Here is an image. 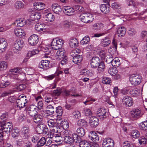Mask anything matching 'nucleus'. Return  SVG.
<instances>
[{
  "mask_svg": "<svg viewBox=\"0 0 147 147\" xmlns=\"http://www.w3.org/2000/svg\"><path fill=\"white\" fill-rule=\"evenodd\" d=\"M112 36L111 34H109V37H105L101 39V44L102 46L104 47H106L108 46L110 44L111 41L109 37Z\"/></svg>",
  "mask_w": 147,
  "mask_h": 147,
  "instance_id": "f3484780",
  "label": "nucleus"
},
{
  "mask_svg": "<svg viewBox=\"0 0 147 147\" xmlns=\"http://www.w3.org/2000/svg\"><path fill=\"white\" fill-rule=\"evenodd\" d=\"M0 131L9 133L11 129H12V125L10 122H0Z\"/></svg>",
  "mask_w": 147,
  "mask_h": 147,
  "instance_id": "7ed1b4c3",
  "label": "nucleus"
},
{
  "mask_svg": "<svg viewBox=\"0 0 147 147\" xmlns=\"http://www.w3.org/2000/svg\"><path fill=\"white\" fill-rule=\"evenodd\" d=\"M46 140V138L45 137H42L38 142L36 144V146L37 147H41L45 145Z\"/></svg>",
  "mask_w": 147,
  "mask_h": 147,
  "instance_id": "e433bc0d",
  "label": "nucleus"
},
{
  "mask_svg": "<svg viewBox=\"0 0 147 147\" xmlns=\"http://www.w3.org/2000/svg\"><path fill=\"white\" fill-rule=\"evenodd\" d=\"M129 80L133 85H137L141 82V77L137 74H132L129 77Z\"/></svg>",
  "mask_w": 147,
  "mask_h": 147,
  "instance_id": "20e7f679",
  "label": "nucleus"
},
{
  "mask_svg": "<svg viewBox=\"0 0 147 147\" xmlns=\"http://www.w3.org/2000/svg\"><path fill=\"white\" fill-rule=\"evenodd\" d=\"M63 11L64 13L68 16H71L73 14L74 10L73 8L70 7L64 6L63 7Z\"/></svg>",
  "mask_w": 147,
  "mask_h": 147,
  "instance_id": "5701e85b",
  "label": "nucleus"
},
{
  "mask_svg": "<svg viewBox=\"0 0 147 147\" xmlns=\"http://www.w3.org/2000/svg\"><path fill=\"white\" fill-rule=\"evenodd\" d=\"M80 20L84 23H87L92 22L94 18L92 15L88 13H83L80 16Z\"/></svg>",
  "mask_w": 147,
  "mask_h": 147,
  "instance_id": "f03ea898",
  "label": "nucleus"
},
{
  "mask_svg": "<svg viewBox=\"0 0 147 147\" xmlns=\"http://www.w3.org/2000/svg\"><path fill=\"white\" fill-rule=\"evenodd\" d=\"M64 43L63 40L56 38L53 39L51 43V46L53 49H59L61 47Z\"/></svg>",
  "mask_w": 147,
  "mask_h": 147,
  "instance_id": "39448f33",
  "label": "nucleus"
},
{
  "mask_svg": "<svg viewBox=\"0 0 147 147\" xmlns=\"http://www.w3.org/2000/svg\"><path fill=\"white\" fill-rule=\"evenodd\" d=\"M49 61L47 60H42L41 61L38 65L39 67L45 70L49 68Z\"/></svg>",
  "mask_w": 147,
  "mask_h": 147,
  "instance_id": "dca6fc26",
  "label": "nucleus"
},
{
  "mask_svg": "<svg viewBox=\"0 0 147 147\" xmlns=\"http://www.w3.org/2000/svg\"><path fill=\"white\" fill-rule=\"evenodd\" d=\"M14 33L18 37L22 38L25 35V33L24 31L21 28H15L14 30Z\"/></svg>",
  "mask_w": 147,
  "mask_h": 147,
  "instance_id": "393cba45",
  "label": "nucleus"
},
{
  "mask_svg": "<svg viewBox=\"0 0 147 147\" xmlns=\"http://www.w3.org/2000/svg\"><path fill=\"white\" fill-rule=\"evenodd\" d=\"M98 73H100L101 72H103L104 70V69L105 67V65L104 62H100V63L98 65Z\"/></svg>",
  "mask_w": 147,
  "mask_h": 147,
  "instance_id": "a18cd8bd",
  "label": "nucleus"
},
{
  "mask_svg": "<svg viewBox=\"0 0 147 147\" xmlns=\"http://www.w3.org/2000/svg\"><path fill=\"white\" fill-rule=\"evenodd\" d=\"M114 146V141L110 138H106L103 140L102 143L103 147H113Z\"/></svg>",
  "mask_w": 147,
  "mask_h": 147,
  "instance_id": "9d476101",
  "label": "nucleus"
},
{
  "mask_svg": "<svg viewBox=\"0 0 147 147\" xmlns=\"http://www.w3.org/2000/svg\"><path fill=\"white\" fill-rule=\"evenodd\" d=\"M20 135L19 129L17 128H14L12 129L11 135L13 138H17Z\"/></svg>",
  "mask_w": 147,
  "mask_h": 147,
  "instance_id": "49530a36",
  "label": "nucleus"
},
{
  "mask_svg": "<svg viewBox=\"0 0 147 147\" xmlns=\"http://www.w3.org/2000/svg\"><path fill=\"white\" fill-rule=\"evenodd\" d=\"M35 28L38 32H45L46 29L45 25L44 24L40 23H37L36 24Z\"/></svg>",
  "mask_w": 147,
  "mask_h": 147,
  "instance_id": "bb28decb",
  "label": "nucleus"
},
{
  "mask_svg": "<svg viewBox=\"0 0 147 147\" xmlns=\"http://www.w3.org/2000/svg\"><path fill=\"white\" fill-rule=\"evenodd\" d=\"M108 113L107 110L103 108L98 109L97 111V115L101 120H103L107 117Z\"/></svg>",
  "mask_w": 147,
  "mask_h": 147,
  "instance_id": "0eeeda50",
  "label": "nucleus"
},
{
  "mask_svg": "<svg viewBox=\"0 0 147 147\" xmlns=\"http://www.w3.org/2000/svg\"><path fill=\"white\" fill-rule=\"evenodd\" d=\"M139 125L140 129L144 130H147V120L142 122Z\"/></svg>",
  "mask_w": 147,
  "mask_h": 147,
  "instance_id": "8fccbe9b",
  "label": "nucleus"
},
{
  "mask_svg": "<svg viewBox=\"0 0 147 147\" xmlns=\"http://www.w3.org/2000/svg\"><path fill=\"white\" fill-rule=\"evenodd\" d=\"M60 132V128H58L57 129H53L52 130L50 131L47 134L49 137L48 138L53 140L55 137L57 136V134H55V133H58Z\"/></svg>",
  "mask_w": 147,
  "mask_h": 147,
  "instance_id": "aec40b11",
  "label": "nucleus"
},
{
  "mask_svg": "<svg viewBox=\"0 0 147 147\" xmlns=\"http://www.w3.org/2000/svg\"><path fill=\"white\" fill-rule=\"evenodd\" d=\"M73 9L77 12H80L82 11L83 9V7L80 5H75L73 6Z\"/></svg>",
  "mask_w": 147,
  "mask_h": 147,
  "instance_id": "680f3d73",
  "label": "nucleus"
},
{
  "mask_svg": "<svg viewBox=\"0 0 147 147\" xmlns=\"http://www.w3.org/2000/svg\"><path fill=\"white\" fill-rule=\"evenodd\" d=\"M30 18V21L31 23H34L33 22H37L40 18V15L38 13H33L31 15Z\"/></svg>",
  "mask_w": 147,
  "mask_h": 147,
  "instance_id": "cd10ccee",
  "label": "nucleus"
},
{
  "mask_svg": "<svg viewBox=\"0 0 147 147\" xmlns=\"http://www.w3.org/2000/svg\"><path fill=\"white\" fill-rule=\"evenodd\" d=\"M90 65L92 68H96L98 67V65L100 63L99 58L97 57H94L90 61Z\"/></svg>",
  "mask_w": 147,
  "mask_h": 147,
  "instance_id": "9b49d317",
  "label": "nucleus"
},
{
  "mask_svg": "<svg viewBox=\"0 0 147 147\" xmlns=\"http://www.w3.org/2000/svg\"><path fill=\"white\" fill-rule=\"evenodd\" d=\"M24 41L22 40H17L14 43L13 46V50L18 51L20 50L23 47Z\"/></svg>",
  "mask_w": 147,
  "mask_h": 147,
  "instance_id": "f8f14e48",
  "label": "nucleus"
},
{
  "mask_svg": "<svg viewBox=\"0 0 147 147\" xmlns=\"http://www.w3.org/2000/svg\"><path fill=\"white\" fill-rule=\"evenodd\" d=\"M126 29L123 26H120L117 29V32L118 36L119 37L123 36L125 34Z\"/></svg>",
  "mask_w": 147,
  "mask_h": 147,
  "instance_id": "c85d7f7f",
  "label": "nucleus"
},
{
  "mask_svg": "<svg viewBox=\"0 0 147 147\" xmlns=\"http://www.w3.org/2000/svg\"><path fill=\"white\" fill-rule=\"evenodd\" d=\"M117 69L115 67H110L108 70L109 74L111 76H115L117 74Z\"/></svg>",
  "mask_w": 147,
  "mask_h": 147,
  "instance_id": "ea45409f",
  "label": "nucleus"
},
{
  "mask_svg": "<svg viewBox=\"0 0 147 147\" xmlns=\"http://www.w3.org/2000/svg\"><path fill=\"white\" fill-rule=\"evenodd\" d=\"M72 117L76 119H79L81 116L80 112L78 111H74L72 113Z\"/></svg>",
  "mask_w": 147,
  "mask_h": 147,
  "instance_id": "864d4df0",
  "label": "nucleus"
},
{
  "mask_svg": "<svg viewBox=\"0 0 147 147\" xmlns=\"http://www.w3.org/2000/svg\"><path fill=\"white\" fill-rule=\"evenodd\" d=\"M15 92V91L13 90H10L7 92L4 91L1 94V96L2 97L6 96L8 95L9 94H13Z\"/></svg>",
  "mask_w": 147,
  "mask_h": 147,
  "instance_id": "bf43d9fd",
  "label": "nucleus"
},
{
  "mask_svg": "<svg viewBox=\"0 0 147 147\" xmlns=\"http://www.w3.org/2000/svg\"><path fill=\"white\" fill-rule=\"evenodd\" d=\"M130 115L134 119H137L141 116V111L138 109H134L131 111Z\"/></svg>",
  "mask_w": 147,
  "mask_h": 147,
  "instance_id": "1a4fd4ad",
  "label": "nucleus"
},
{
  "mask_svg": "<svg viewBox=\"0 0 147 147\" xmlns=\"http://www.w3.org/2000/svg\"><path fill=\"white\" fill-rule=\"evenodd\" d=\"M64 142L67 144L74 143V140L71 137L69 136H66L63 137Z\"/></svg>",
  "mask_w": 147,
  "mask_h": 147,
  "instance_id": "72a5a7b5",
  "label": "nucleus"
},
{
  "mask_svg": "<svg viewBox=\"0 0 147 147\" xmlns=\"http://www.w3.org/2000/svg\"><path fill=\"white\" fill-rule=\"evenodd\" d=\"M78 135L77 134H72V138L74 141L77 143H79V144L81 142L82 140Z\"/></svg>",
  "mask_w": 147,
  "mask_h": 147,
  "instance_id": "f704fd0d",
  "label": "nucleus"
},
{
  "mask_svg": "<svg viewBox=\"0 0 147 147\" xmlns=\"http://www.w3.org/2000/svg\"><path fill=\"white\" fill-rule=\"evenodd\" d=\"M131 49L132 51V53L134 54V55L133 56V57L134 58H137L138 51V47L135 46H134L131 47Z\"/></svg>",
  "mask_w": 147,
  "mask_h": 147,
  "instance_id": "6e6d98bb",
  "label": "nucleus"
},
{
  "mask_svg": "<svg viewBox=\"0 0 147 147\" xmlns=\"http://www.w3.org/2000/svg\"><path fill=\"white\" fill-rule=\"evenodd\" d=\"M9 119V115L7 113H5L2 114L0 117V122H7Z\"/></svg>",
  "mask_w": 147,
  "mask_h": 147,
  "instance_id": "c9c22d12",
  "label": "nucleus"
},
{
  "mask_svg": "<svg viewBox=\"0 0 147 147\" xmlns=\"http://www.w3.org/2000/svg\"><path fill=\"white\" fill-rule=\"evenodd\" d=\"M39 51L38 49L33 50L32 51H29L27 54L26 57L29 58L31 57L36 54H38L39 53Z\"/></svg>",
  "mask_w": 147,
  "mask_h": 147,
  "instance_id": "c03bdc74",
  "label": "nucleus"
},
{
  "mask_svg": "<svg viewBox=\"0 0 147 147\" xmlns=\"http://www.w3.org/2000/svg\"><path fill=\"white\" fill-rule=\"evenodd\" d=\"M62 137L59 134H57V136L55 137L53 140L56 143L59 144L62 142Z\"/></svg>",
  "mask_w": 147,
  "mask_h": 147,
  "instance_id": "13d9d810",
  "label": "nucleus"
},
{
  "mask_svg": "<svg viewBox=\"0 0 147 147\" xmlns=\"http://www.w3.org/2000/svg\"><path fill=\"white\" fill-rule=\"evenodd\" d=\"M63 112V109L61 107H56L55 112L57 114V116H61Z\"/></svg>",
  "mask_w": 147,
  "mask_h": 147,
  "instance_id": "5fc2aeb1",
  "label": "nucleus"
},
{
  "mask_svg": "<svg viewBox=\"0 0 147 147\" xmlns=\"http://www.w3.org/2000/svg\"><path fill=\"white\" fill-rule=\"evenodd\" d=\"M110 6L107 7L105 4H102L100 5V8L101 11L104 13H108L110 12Z\"/></svg>",
  "mask_w": 147,
  "mask_h": 147,
  "instance_id": "7c9ffc66",
  "label": "nucleus"
},
{
  "mask_svg": "<svg viewBox=\"0 0 147 147\" xmlns=\"http://www.w3.org/2000/svg\"><path fill=\"white\" fill-rule=\"evenodd\" d=\"M32 117L34 122L36 123H39L42 119V116L38 113Z\"/></svg>",
  "mask_w": 147,
  "mask_h": 147,
  "instance_id": "473e14b6",
  "label": "nucleus"
},
{
  "mask_svg": "<svg viewBox=\"0 0 147 147\" xmlns=\"http://www.w3.org/2000/svg\"><path fill=\"white\" fill-rule=\"evenodd\" d=\"M55 55V57L57 60H59L63 57L65 51L63 49L59 48L57 49Z\"/></svg>",
  "mask_w": 147,
  "mask_h": 147,
  "instance_id": "2eb2a0df",
  "label": "nucleus"
},
{
  "mask_svg": "<svg viewBox=\"0 0 147 147\" xmlns=\"http://www.w3.org/2000/svg\"><path fill=\"white\" fill-rule=\"evenodd\" d=\"M18 101H16V103L17 104V106L20 109L21 108H23L26 105L27 103L28 100L26 98L24 99H18Z\"/></svg>",
  "mask_w": 147,
  "mask_h": 147,
  "instance_id": "a211bd4d",
  "label": "nucleus"
},
{
  "mask_svg": "<svg viewBox=\"0 0 147 147\" xmlns=\"http://www.w3.org/2000/svg\"><path fill=\"white\" fill-rule=\"evenodd\" d=\"M131 135L134 138H138L140 136V133L137 130H133L131 132Z\"/></svg>",
  "mask_w": 147,
  "mask_h": 147,
  "instance_id": "603ef678",
  "label": "nucleus"
},
{
  "mask_svg": "<svg viewBox=\"0 0 147 147\" xmlns=\"http://www.w3.org/2000/svg\"><path fill=\"white\" fill-rule=\"evenodd\" d=\"M26 109L28 114L32 117L34 116L38 113L37 112V108L34 105H30L27 107Z\"/></svg>",
  "mask_w": 147,
  "mask_h": 147,
  "instance_id": "423d86ee",
  "label": "nucleus"
},
{
  "mask_svg": "<svg viewBox=\"0 0 147 147\" xmlns=\"http://www.w3.org/2000/svg\"><path fill=\"white\" fill-rule=\"evenodd\" d=\"M56 108L55 104L53 102L52 105H48L47 107V113L51 115L54 114Z\"/></svg>",
  "mask_w": 147,
  "mask_h": 147,
  "instance_id": "4be33fe9",
  "label": "nucleus"
},
{
  "mask_svg": "<svg viewBox=\"0 0 147 147\" xmlns=\"http://www.w3.org/2000/svg\"><path fill=\"white\" fill-rule=\"evenodd\" d=\"M111 82V79L107 77H105L103 78L102 80V83L105 84H110Z\"/></svg>",
  "mask_w": 147,
  "mask_h": 147,
  "instance_id": "0e129e2a",
  "label": "nucleus"
},
{
  "mask_svg": "<svg viewBox=\"0 0 147 147\" xmlns=\"http://www.w3.org/2000/svg\"><path fill=\"white\" fill-rule=\"evenodd\" d=\"M77 124L79 126L85 127L86 125V122L84 119H81L78 121Z\"/></svg>",
  "mask_w": 147,
  "mask_h": 147,
  "instance_id": "e2e57ef3",
  "label": "nucleus"
},
{
  "mask_svg": "<svg viewBox=\"0 0 147 147\" xmlns=\"http://www.w3.org/2000/svg\"><path fill=\"white\" fill-rule=\"evenodd\" d=\"M38 41V36L35 34L31 35L28 39L29 44L32 46L36 45Z\"/></svg>",
  "mask_w": 147,
  "mask_h": 147,
  "instance_id": "4468645a",
  "label": "nucleus"
},
{
  "mask_svg": "<svg viewBox=\"0 0 147 147\" xmlns=\"http://www.w3.org/2000/svg\"><path fill=\"white\" fill-rule=\"evenodd\" d=\"M99 120L96 117L92 116L90 119L89 124L92 127H96L98 124Z\"/></svg>",
  "mask_w": 147,
  "mask_h": 147,
  "instance_id": "6ab92c4d",
  "label": "nucleus"
},
{
  "mask_svg": "<svg viewBox=\"0 0 147 147\" xmlns=\"http://www.w3.org/2000/svg\"><path fill=\"white\" fill-rule=\"evenodd\" d=\"M8 46L7 41L5 38H0V53H2L6 50Z\"/></svg>",
  "mask_w": 147,
  "mask_h": 147,
  "instance_id": "ddd939ff",
  "label": "nucleus"
},
{
  "mask_svg": "<svg viewBox=\"0 0 147 147\" xmlns=\"http://www.w3.org/2000/svg\"><path fill=\"white\" fill-rule=\"evenodd\" d=\"M43 124H39L36 127V130L37 133L38 134H42V129Z\"/></svg>",
  "mask_w": 147,
  "mask_h": 147,
  "instance_id": "69168bd1",
  "label": "nucleus"
},
{
  "mask_svg": "<svg viewBox=\"0 0 147 147\" xmlns=\"http://www.w3.org/2000/svg\"><path fill=\"white\" fill-rule=\"evenodd\" d=\"M82 59V55H77L73 58V61L75 63L77 64L80 63Z\"/></svg>",
  "mask_w": 147,
  "mask_h": 147,
  "instance_id": "58836bf2",
  "label": "nucleus"
},
{
  "mask_svg": "<svg viewBox=\"0 0 147 147\" xmlns=\"http://www.w3.org/2000/svg\"><path fill=\"white\" fill-rule=\"evenodd\" d=\"M7 63L5 61L0 62V70L3 71L5 70L7 67Z\"/></svg>",
  "mask_w": 147,
  "mask_h": 147,
  "instance_id": "09e8293b",
  "label": "nucleus"
},
{
  "mask_svg": "<svg viewBox=\"0 0 147 147\" xmlns=\"http://www.w3.org/2000/svg\"><path fill=\"white\" fill-rule=\"evenodd\" d=\"M129 92L132 96H136L137 94L138 91L134 88H131L130 89Z\"/></svg>",
  "mask_w": 147,
  "mask_h": 147,
  "instance_id": "338daca9",
  "label": "nucleus"
},
{
  "mask_svg": "<svg viewBox=\"0 0 147 147\" xmlns=\"http://www.w3.org/2000/svg\"><path fill=\"white\" fill-rule=\"evenodd\" d=\"M90 41V38L89 36H86L81 40L80 43L82 45H84L88 44Z\"/></svg>",
  "mask_w": 147,
  "mask_h": 147,
  "instance_id": "3c124183",
  "label": "nucleus"
},
{
  "mask_svg": "<svg viewBox=\"0 0 147 147\" xmlns=\"http://www.w3.org/2000/svg\"><path fill=\"white\" fill-rule=\"evenodd\" d=\"M15 24L17 26L22 27L26 24V21L22 18L17 20L15 23Z\"/></svg>",
  "mask_w": 147,
  "mask_h": 147,
  "instance_id": "2f4dec72",
  "label": "nucleus"
},
{
  "mask_svg": "<svg viewBox=\"0 0 147 147\" xmlns=\"http://www.w3.org/2000/svg\"><path fill=\"white\" fill-rule=\"evenodd\" d=\"M46 49H47L48 52H50V53L51 55H54L56 54V52L58 49H53V46H51V48H47L46 47Z\"/></svg>",
  "mask_w": 147,
  "mask_h": 147,
  "instance_id": "052dcab7",
  "label": "nucleus"
},
{
  "mask_svg": "<svg viewBox=\"0 0 147 147\" xmlns=\"http://www.w3.org/2000/svg\"><path fill=\"white\" fill-rule=\"evenodd\" d=\"M33 5L34 8L38 11L43 9L45 6L44 3L39 2L34 3Z\"/></svg>",
  "mask_w": 147,
  "mask_h": 147,
  "instance_id": "b1692460",
  "label": "nucleus"
},
{
  "mask_svg": "<svg viewBox=\"0 0 147 147\" xmlns=\"http://www.w3.org/2000/svg\"><path fill=\"white\" fill-rule=\"evenodd\" d=\"M122 102L123 105L127 107H130L133 104L132 99L128 96L123 97L122 100Z\"/></svg>",
  "mask_w": 147,
  "mask_h": 147,
  "instance_id": "6e6552de",
  "label": "nucleus"
},
{
  "mask_svg": "<svg viewBox=\"0 0 147 147\" xmlns=\"http://www.w3.org/2000/svg\"><path fill=\"white\" fill-rule=\"evenodd\" d=\"M120 64V60L118 57H116L113 59L112 65L114 67L116 68V67H119Z\"/></svg>",
  "mask_w": 147,
  "mask_h": 147,
  "instance_id": "37998d69",
  "label": "nucleus"
},
{
  "mask_svg": "<svg viewBox=\"0 0 147 147\" xmlns=\"http://www.w3.org/2000/svg\"><path fill=\"white\" fill-rule=\"evenodd\" d=\"M123 147H134V145L128 141H126L123 143Z\"/></svg>",
  "mask_w": 147,
  "mask_h": 147,
  "instance_id": "774afa93",
  "label": "nucleus"
},
{
  "mask_svg": "<svg viewBox=\"0 0 147 147\" xmlns=\"http://www.w3.org/2000/svg\"><path fill=\"white\" fill-rule=\"evenodd\" d=\"M76 134L80 137H82L85 134V130L82 127L78 128L76 131Z\"/></svg>",
  "mask_w": 147,
  "mask_h": 147,
  "instance_id": "79ce46f5",
  "label": "nucleus"
},
{
  "mask_svg": "<svg viewBox=\"0 0 147 147\" xmlns=\"http://www.w3.org/2000/svg\"><path fill=\"white\" fill-rule=\"evenodd\" d=\"M60 122L59 123L60 124V125L63 127L65 129H66L68 128L69 126V124L68 122L66 120L59 121Z\"/></svg>",
  "mask_w": 147,
  "mask_h": 147,
  "instance_id": "a19ab883",
  "label": "nucleus"
},
{
  "mask_svg": "<svg viewBox=\"0 0 147 147\" xmlns=\"http://www.w3.org/2000/svg\"><path fill=\"white\" fill-rule=\"evenodd\" d=\"M52 9L55 13L59 14L62 11L61 7L57 3H53L51 6Z\"/></svg>",
  "mask_w": 147,
  "mask_h": 147,
  "instance_id": "412c9836",
  "label": "nucleus"
},
{
  "mask_svg": "<svg viewBox=\"0 0 147 147\" xmlns=\"http://www.w3.org/2000/svg\"><path fill=\"white\" fill-rule=\"evenodd\" d=\"M48 125L50 127H53V129H58L60 128L59 126L58 125L59 122L58 123L57 122H55L54 120L53 119H50L47 121Z\"/></svg>",
  "mask_w": 147,
  "mask_h": 147,
  "instance_id": "a878e982",
  "label": "nucleus"
},
{
  "mask_svg": "<svg viewBox=\"0 0 147 147\" xmlns=\"http://www.w3.org/2000/svg\"><path fill=\"white\" fill-rule=\"evenodd\" d=\"M16 7L18 9L23 8L24 7V4L20 1H16L15 4Z\"/></svg>",
  "mask_w": 147,
  "mask_h": 147,
  "instance_id": "4d7b16f0",
  "label": "nucleus"
},
{
  "mask_svg": "<svg viewBox=\"0 0 147 147\" xmlns=\"http://www.w3.org/2000/svg\"><path fill=\"white\" fill-rule=\"evenodd\" d=\"M46 20L48 22H51L54 21L55 17L51 13H49L45 16Z\"/></svg>",
  "mask_w": 147,
  "mask_h": 147,
  "instance_id": "4c0bfd02",
  "label": "nucleus"
},
{
  "mask_svg": "<svg viewBox=\"0 0 147 147\" xmlns=\"http://www.w3.org/2000/svg\"><path fill=\"white\" fill-rule=\"evenodd\" d=\"M79 146L80 147H91V145L88 142L85 140H82Z\"/></svg>",
  "mask_w": 147,
  "mask_h": 147,
  "instance_id": "de8ad7c7",
  "label": "nucleus"
},
{
  "mask_svg": "<svg viewBox=\"0 0 147 147\" xmlns=\"http://www.w3.org/2000/svg\"><path fill=\"white\" fill-rule=\"evenodd\" d=\"M69 43V46L72 48H75L77 47L78 45V42L76 38H70Z\"/></svg>",
  "mask_w": 147,
  "mask_h": 147,
  "instance_id": "c756f323",
  "label": "nucleus"
},
{
  "mask_svg": "<svg viewBox=\"0 0 147 147\" xmlns=\"http://www.w3.org/2000/svg\"><path fill=\"white\" fill-rule=\"evenodd\" d=\"M30 135V129L28 125L24 126L21 129V138L24 140H28Z\"/></svg>",
  "mask_w": 147,
  "mask_h": 147,
  "instance_id": "f257e3e1",
  "label": "nucleus"
}]
</instances>
